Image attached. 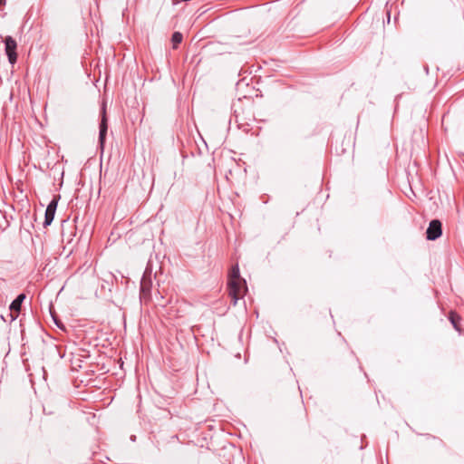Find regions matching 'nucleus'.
I'll list each match as a JSON object with an SVG mask.
<instances>
[{
  "instance_id": "1",
  "label": "nucleus",
  "mask_w": 464,
  "mask_h": 464,
  "mask_svg": "<svg viewBox=\"0 0 464 464\" xmlns=\"http://www.w3.org/2000/svg\"><path fill=\"white\" fill-rule=\"evenodd\" d=\"M228 295L232 299L233 304L242 298L246 292V281L241 278L238 266L232 267L227 281Z\"/></svg>"
},
{
  "instance_id": "2",
  "label": "nucleus",
  "mask_w": 464,
  "mask_h": 464,
  "mask_svg": "<svg viewBox=\"0 0 464 464\" xmlns=\"http://www.w3.org/2000/svg\"><path fill=\"white\" fill-rule=\"evenodd\" d=\"M5 53L8 57V61L11 64H14L17 61L16 41L12 36H6L5 38Z\"/></svg>"
},
{
  "instance_id": "3",
  "label": "nucleus",
  "mask_w": 464,
  "mask_h": 464,
  "mask_svg": "<svg viewBox=\"0 0 464 464\" xmlns=\"http://www.w3.org/2000/svg\"><path fill=\"white\" fill-rule=\"evenodd\" d=\"M441 222L438 219L431 220L426 231L427 239L436 240L441 236Z\"/></svg>"
},
{
  "instance_id": "4",
  "label": "nucleus",
  "mask_w": 464,
  "mask_h": 464,
  "mask_svg": "<svg viewBox=\"0 0 464 464\" xmlns=\"http://www.w3.org/2000/svg\"><path fill=\"white\" fill-rule=\"evenodd\" d=\"M60 196H54L52 201L49 203V205L46 208L45 210V216H44V226H49L53 222L55 215V211L57 208L58 201H59Z\"/></svg>"
},
{
  "instance_id": "5",
  "label": "nucleus",
  "mask_w": 464,
  "mask_h": 464,
  "mask_svg": "<svg viewBox=\"0 0 464 464\" xmlns=\"http://www.w3.org/2000/svg\"><path fill=\"white\" fill-rule=\"evenodd\" d=\"M25 299V295L24 294H20L10 304V311H11V316H12V319L14 320L20 311H21V305H22V303L23 301Z\"/></svg>"
},
{
  "instance_id": "6",
  "label": "nucleus",
  "mask_w": 464,
  "mask_h": 464,
  "mask_svg": "<svg viewBox=\"0 0 464 464\" xmlns=\"http://www.w3.org/2000/svg\"><path fill=\"white\" fill-rule=\"evenodd\" d=\"M107 130H108L107 119H106V115H105V111H103L102 121L100 123V135H99V140H100L102 149L103 148V145H104Z\"/></svg>"
},
{
  "instance_id": "7",
  "label": "nucleus",
  "mask_w": 464,
  "mask_h": 464,
  "mask_svg": "<svg viewBox=\"0 0 464 464\" xmlns=\"http://www.w3.org/2000/svg\"><path fill=\"white\" fill-rule=\"evenodd\" d=\"M182 39H183L182 34L179 32H175L171 37L173 48H177L178 45L182 42Z\"/></svg>"
},
{
  "instance_id": "8",
  "label": "nucleus",
  "mask_w": 464,
  "mask_h": 464,
  "mask_svg": "<svg viewBox=\"0 0 464 464\" xmlns=\"http://www.w3.org/2000/svg\"><path fill=\"white\" fill-rule=\"evenodd\" d=\"M449 318H450L451 324H453L454 328L459 331V322L460 320L459 316L456 313L450 312Z\"/></svg>"
},
{
  "instance_id": "9",
  "label": "nucleus",
  "mask_w": 464,
  "mask_h": 464,
  "mask_svg": "<svg viewBox=\"0 0 464 464\" xmlns=\"http://www.w3.org/2000/svg\"><path fill=\"white\" fill-rule=\"evenodd\" d=\"M141 291L142 292H145V291H149L150 289V280H147L145 277L142 278L141 280Z\"/></svg>"
},
{
  "instance_id": "10",
  "label": "nucleus",
  "mask_w": 464,
  "mask_h": 464,
  "mask_svg": "<svg viewBox=\"0 0 464 464\" xmlns=\"http://www.w3.org/2000/svg\"><path fill=\"white\" fill-rule=\"evenodd\" d=\"M5 3V0H0V5H4Z\"/></svg>"
}]
</instances>
